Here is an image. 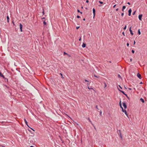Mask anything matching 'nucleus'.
Returning a JSON list of instances; mask_svg holds the SVG:
<instances>
[{"mask_svg": "<svg viewBox=\"0 0 147 147\" xmlns=\"http://www.w3.org/2000/svg\"><path fill=\"white\" fill-rule=\"evenodd\" d=\"M118 134L119 135L121 139H122V136L121 134V130H118Z\"/></svg>", "mask_w": 147, "mask_h": 147, "instance_id": "nucleus-1", "label": "nucleus"}, {"mask_svg": "<svg viewBox=\"0 0 147 147\" xmlns=\"http://www.w3.org/2000/svg\"><path fill=\"white\" fill-rule=\"evenodd\" d=\"M131 26L129 28V30L130 32V33L131 35H133L134 34L132 32V30H131Z\"/></svg>", "mask_w": 147, "mask_h": 147, "instance_id": "nucleus-2", "label": "nucleus"}, {"mask_svg": "<svg viewBox=\"0 0 147 147\" xmlns=\"http://www.w3.org/2000/svg\"><path fill=\"white\" fill-rule=\"evenodd\" d=\"M131 8H130L128 11V15L129 16H130L131 15Z\"/></svg>", "mask_w": 147, "mask_h": 147, "instance_id": "nucleus-3", "label": "nucleus"}, {"mask_svg": "<svg viewBox=\"0 0 147 147\" xmlns=\"http://www.w3.org/2000/svg\"><path fill=\"white\" fill-rule=\"evenodd\" d=\"M137 76L140 79H141V76L140 74L138 73L137 74Z\"/></svg>", "mask_w": 147, "mask_h": 147, "instance_id": "nucleus-4", "label": "nucleus"}, {"mask_svg": "<svg viewBox=\"0 0 147 147\" xmlns=\"http://www.w3.org/2000/svg\"><path fill=\"white\" fill-rule=\"evenodd\" d=\"M123 107H124V108L125 109H126L127 108V106L126 105V103H123Z\"/></svg>", "mask_w": 147, "mask_h": 147, "instance_id": "nucleus-5", "label": "nucleus"}, {"mask_svg": "<svg viewBox=\"0 0 147 147\" xmlns=\"http://www.w3.org/2000/svg\"><path fill=\"white\" fill-rule=\"evenodd\" d=\"M122 111L123 112H124L125 113L127 116V112L126 110L123 109V108H122Z\"/></svg>", "mask_w": 147, "mask_h": 147, "instance_id": "nucleus-6", "label": "nucleus"}, {"mask_svg": "<svg viewBox=\"0 0 147 147\" xmlns=\"http://www.w3.org/2000/svg\"><path fill=\"white\" fill-rule=\"evenodd\" d=\"M22 25L21 24H20V31L21 32H22Z\"/></svg>", "mask_w": 147, "mask_h": 147, "instance_id": "nucleus-7", "label": "nucleus"}, {"mask_svg": "<svg viewBox=\"0 0 147 147\" xmlns=\"http://www.w3.org/2000/svg\"><path fill=\"white\" fill-rule=\"evenodd\" d=\"M142 14L139 15L138 16V18L140 20H142Z\"/></svg>", "mask_w": 147, "mask_h": 147, "instance_id": "nucleus-8", "label": "nucleus"}, {"mask_svg": "<svg viewBox=\"0 0 147 147\" xmlns=\"http://www.w3.org/2000/svg\"><path fill=\"white\" fill-rule=\"evenodd\" d=\"M93 14H94V16L95 14V10L94 8H93Z\"/></svg>", "mask_w": 147, "mask_h": 147, "instance_id": "nucleus-9", "label": "nucleus"}, {"mask_svg": "<svg viewBox=\"0 0 147 147\" xmlns=\"http://www.w3.org/2000/svg\"><path fill=\"white\" fill-rule=\"evenodd\" d=\"M86 45L85 43H83L82 45V47H83V48H84L86 47Z\"/></svg>", "mask_w": 147, "mask_h": 147, "instance_id": "nucleus-10", "label": "nucleus"}, {"mask_svg": "<svg viewBox=\"0 0 147 147\" xmlns=\"http://www.w3.org/2000/svg\"><path fill=\"white\" fill-rule=\"evenodd\" d=\"M24 121H25V123L26 124V125H27L28 127H29V126H28V123L27 121H26V120H24Z\"/></svg>", "mask_w": 147, "mask_h": 147, "instance_id": "nucleus-11", "label": "nucleus"}, {"mask_svg": "<svg viewBox=\"0 0 147 147\" xmlns=\"http://www.w3.org/2000/svg\"><path fill=\"white\" fill-rule=\"evenodd\" d=\"M126 7L125 6H123V7L122 9V11H123L124 9Z\"/></svg>", "mask_w": 147, "mask_h": 147, "instance_id": "nucleus-12", "label": "nucleus"}, {"mask_svg": "<svg viewBox=\"0 0 147 147\" xmlns=\"http://www.w3.org/2000/svg\"><path fill=\"white\" fill-rule=\"evenodd\" d=\"M140 100L143 103L144 102V100L143 98H141Z\"/></svg>", "mask_w": 147, "mask_h": 147, "instance_id": "nucleus-13", "label": "nucleus"}, {"mask_svg": "<svg viewBox=\"0 0 147 147\" xmlns=\"http://www.w3.org/2000/svg\"><path fill=\"white\" fill-rule=\"evenodd\" d=\"M0 76L3 77L4 78V76L1 74V73L0 72Z\"/></svg>", "mask_w": 147, "mask_h": 147, "instance_id": "nucleus-14", "label": "nucleus"}, {"mask_svg": "<svg viewBox=\"0 0 147 147\" xmlns=\"http://www.w3.org/2000/svg\"><path fill=\"white\" fill-rule=\"evenodd\" d=\"M88 121H89L90 123H91V124L92 125H93V126H94L93 124H92V122H91V121L90 120H88ZM94 126V129H96H96L95 127L94 126Z\"/></svg>", "mask_w": 147, "mask_h": 147, "instance_id": "nucleus-15", "label": "nucleus"}, {"mask_svg": "<svg viewBox=\"0 0 147 147\" xmlns=\"http://www.w3.org/2000/svg\"><path fill=\"white\" fill-rule=\"evenodd\" d=\"M118 89H119V90L120 91H121L122 93H123L125 95H126L125 93H124V92L123 91H121L120 90V89L118 88Z\"/></svg>", "mask_w": 147, "mask_h": 147, "instance_id": "nucleus-16", "label": "nucleus"}, {"mask_svg": "<svg viewBox=\"0 0 147 147\" xmlns=\"http://www.w3.org/2000/svg\"><path fill=\"white\" fill-rule=\"evenodd\" d=\"M71 121H73V122H74V125H78V123H77L76 122L74 121L73 120H71Z\"/></svg>", "mask_w": 147, "mask_h": 147, "instance_id": "nucleus-17", "label": "nucleus"}, {"mask_svg": "<svg viewBox=\"0 0 147 147\" xmlns=\"http://www.w3.org/2000/svg\"><path fill=\"white\" fill-rule=\"evenodd\" d=\"M104 84L105 85L104 88H106L107 87V85L105 82H104Z\"/></svg>", "mask_w": 147, "mask_h": 147, "instance_id": "nucleus-18", "label": "nucleus"}, {"mask_svg": "<svg viewBox=\"0 0 147 147\" xmlns=\"http://www.w3.org/2000/svg\"><path fill=\"white\" fill-rule=\"evenodd\" d=\"M119 105H120V107L121 108V109H122V108H123L122 107V106H121V101H120V102H119Z\"/></svg>", "mask_w": 147, "mask_h": 147, "instance_id": "nucleus-19", "label": "nucleus"}, {"mask_svg": "<svg viewBox=\"0 0 147 147\" xmlns=\"http://www.w3.org/2000/svg\"><path fill=\"white\" fill-rule=\"evenodd\" d=\"M138 33L139 35H140L141 34V32L140 31V30L139 29L138 31Z\"/></svg>", "mask_w": 147, "mask_h": 147, "instance_id": "nucleus-20", "label": "nucleus"}, {"mask_svg": "<svg viewBox=\"0 0 147 147\" xmlns=\"http://www.w3.org/2000/svg\"><path fill=\"white\" fill-rule=\"evenodd\" d=\"M59 74L61 75V78H62L63 79L64 78V77H63V76L62 74L61 73H60Z\"/></svg>", "mask_w": 147, "mask_h": 147, "instance_id": "nucleus-21", "label": "nucleus"}, {"mask_svg": "<svg viewBox=\"0 0 147 147\" xmlns=\"http://www.w3.org/2000/svg\"><path fill=\"white\" fill-rule=\"evenodd\" d=\"M43 24L44 25H46L47 23L45 21H44L43 22Z\"/></svg>", "mask_w": 147, "mask_h": 147, "instance_id": "nucleus-22", "label": "nucleus"}, {"mask_svg": "<svg viewBox=\"0 0 147 147\" xmlns=\"http://www.w3.org/2000/svg\"><path fill=\"white\" fill-rule=\"evenodd\" d=\"M88 88L89 89V90H91V89H93V88H90L88 86Z\"/></svg>", "mask_w": 147, "mask_h": 147, "instance_id": "nucleus-23", "label": "nucleus"}, {"mask_svg": "<svg viewBox=\"0 0 147 147\" xmlns=\"http://www.w3.org/2000/svg\"><path fill=\"white\" fill-rule=\"evenodd\" d=\"M126 27H127V26H126V25H125V27L123 28V29L124 30H125L126 29Z\"/></svg>", "mask_w": 147, "mask_h": 147, "instance_id": "nucleus-24", "label": "nucleus"}, {"mask_svg": "<svg viewBox=\"0 0 147 147\" xmlns=\"http://www.w3.org/2000/svg\"><path fill=\"white\" fill-rule=\"evenodd\" d=\"M99 2L101 4H102L103 3L102 2L100 1H99Z\"/></svg>", "mask_w": 147, "mask_h": 147, "instance_id": "nucleus-25", "label": "nucleus"}, {"mask_svg": "<svg viewBox=\"0 0 147 147\" xmlns=\"http://www.w3.org/2000/svg\"><path fill=\"white\" fill-rule=\"evenodd\" d=\"M7 21L8 22V20L9 19V18L8 16L7 17Z\"/></svg>", "mask_w": 147, "mask_h": 147, "instance_id": "nucleus-26", "label": "nucleus"}, {"mask_svg": "<svg viewBox=\"0 0 147 147\" xmlns=\"http://www.w3.org/2000/svg\"><path fill=\"white\" fill-rule=\"evenodd\" d=\"M132 52L133 53H134V51L133 50H132Z\"/></svg>", "mask_w": 147, "mask_h": 147, "instance_id": "nucleus-27", "label": "nucleus"}, {"mask_svg": "<svg viewBox=\"0 0 147 147\" xmlns=\"http://www.w3.org/2000/svg\"><path fill=\"white\" fill-rule=\"evenodd\" d=\"M136 12V11H134L133 12V15H134L135 14V13Z\"/></svg>", "mask_w": 147, "mask_h": 147, "instance_id": "nucleus-28", "label": "nucleus"}, {"mask_svg": "<svg viewBox=\"0 0 147 147\" xmlns=\"http://www.w3.org/2000/svg\"><path fill=\"white\" fill-rule=\"evenodd\" d=\"M80 28L79 26H78L76 27V29H79V28Z\"/></svg>", "mask_w": 147, "mask_h": 147, "instance_id": "nucleus-29", "label": "nucleus"}, {"mask_svg": "<svg viewBox=\"0 0 147 147\" xmlns=\"http://www.w3.org/2000/svg\"><path fill=\"white\" fill-rule=\"evenodd\" d=\"M77 17L78 18H80V17L79 16H77Z\"/></svg>", "mask_w": 147, "mask_h": 147, "instance_id": "nucleus-30", "label": "nucleus"}, {"mask_svg": "<svg viewBox=\"0 0 147 147\" xmlns=\"http://www.w3.org/2000/svg\"><path fill=\"white\" fill-rule=\"evenodd\" d=\"M119 86L121 89H122V88L121 87V86L120 85H119Z\"/></svg>", "mask_w": 147, "mask_h": 147, "instance_id": "nucleus-31", "label": "nucleus"}, {"mask_svg": "<svg viewBox=\"0 0 147 147\" xmlns=\"http://www.w3.org/2000/svg\"><path fill=\"white\" fill-rule=\"evenodd\" d=\"M129 43H127V46H129Z\"/></svg>", "mask_w": 147, "mask_h": 147, "instance_id": "nucleus-32", "label": "nucleus"}, {"mask_svg": "<svg viewBox=\"0 0 147 147\" xmlns=\"http://www.w3.org/2000/svg\"><path fill=\"white\" fill-rule=\"evenodd\" d=\"M119 10V9L118 8H117V9H116V11H118V10Z\"/></svg>", "mask_w": 147, "mask_h": 147, "instance_id": "nucleus-33", "label": "nucleus"}, {"mask_svg": "<svg viewBox=\"0 0 147 147\" xmlns=\"http://www.w3.org/2000/svg\"><path fill=\"white\" fill-rule=\"evenodd\" d=\"M124 15V13H122L121 14V15L122 16H123Z\"/></svg>", "mask_w": 147, "mask_h": 147, "instance_id": "nucleus-34", "label": "nucleus"}, {"mask_svg": "<svg viewBox=\"0 0 147 147\" xmlns=\"http://www.w3.org/2000/svg\"><path fill=\"white\" fill-rule=\"evenodd\" d=\"M118 77L119 78H121V76H120V75L119 74L118 75Z\"/></svg>", "mask_w": 147, "mask_h": 147, "instance_id": "nucleus-35", "label": "nucleus"}, {"mask_svg": "<svg viewBox=\"0 0 147 147\" xmlns=\"http://www.w3.org/2000/svg\"><path fill=\"white\" fill-rule=\"evenodd\" d=\"M122 34H123L124 36H125V34H124V32H122Z\"/></svg>", "mask_w": 147, "mask_h": 147, "instance_id": "nucleus-36", "label": "nucleus"}, {"mask_svg": "<svg viewBox=\"0 0 147 147\" xmlns=\"http://www.w3.org/2000/svg\"><path fill=\"white\" fill-rule=\"evenodd\" d=\"M81 37H80V39H79V41H81Z\"/></svg>", "mask_w": 147, "mask_h": 147, "instance_id": "nucleus-37", "label": "nucleus"}, {"mask_svg": "<svg viewBox=\"0 0 147 147\" xmlns=\"http://www.w3.org/2000/svg\"><path fill=\"white\" fill-rule=\"evenodd\" d=\"M135 43H136V42H135V41L134 40V45L135 44Z\"/></svg>", "mask_w": 147, "mask_h": 147, "instance_id": "nucleus-38", "label": "nucleus"}, {"mask_svg": "<svg viewBox=\"0 0 147 147\" xmlns=\"http://www.w3.org/2000/svg\"><path fill=\"white\" fill-rule=\"evenodd\" d=\"M127 4H128V5H130V3H129V2H128L127 3Z\"/></svg>", "mask_w": 147, "mask_h": 147, "instance_id": "nucleus-39", "label": "nucleus"}, {"mask_svg": "<svg viewBox=\"0 0 147 147\" xmlns=\"http://www.w3.org/2000/svg\"><path fill=\"white\" fill-rule=\"evenodd\" d=\"M116 5H114L113 6V8H115V7L116 6Z\"/></svg>", "mask_w": 147, "mask_h": 147, "instance_id": "nucleus-40", "label": "nucleus"}, {"mask_svg": "<svg viewBox=\"0 0 147 147\" xmlns=\"http://www.w3.org/2000/svg\"><path fill=\"white\" fill-rule=\"evenodd\" d=\"M86 3H88V2H89V1H88V0H87L86 1Z\"/></svg>", "mask_w": 147, "mask_h": 147, "instance_id": "nucleus-41", "label": "nucleus"}, {"mask_svg": "<svg viewBox=\"0 0 147 147\" xmlns=\"http://www.w3.org/2000/svg\"><path fill=\"white\" fill-rule=\"evenodd\" d=\"M85 81L86 82H88V81L87 80H85Z\"/></svg>", "mask_w": 147, "mask_h": 147, "instance_id": "nucleus-42", "label": "nucleus"}, {"mask_svg": "<svg viewBox=\"0 0 147 147\" xmlns=\"http://www.w3.org/2000/svg\"><path fill=\"white\" fill-rule=\"evenodd\" d=\"M77 11H78V12H80V10H78V9Z\"/></svg>", "mask_w": 147, "mask_h": 147, "instance_id": "nucleus-43", "label": "nucleus"}, {"mask_svg": "<svg viewBox=\"0 0 147 147\" xmlns=\"http://www.w3.org/2000/svg\"><path fill=\"white\" fill-rule=\"evenodd\" d=\"M42 13H43V14L44 15V14L45 13H44V11H43V12H42Z\"/></svg>", "mask_w": 147, "mask_h": 147, "instance_id": "nucleus-44", "label": "nucleus"}, {"mask_svg": "<svg viewBox=\"0 0 147 147\" xmlns=\"http://www.w3.org/2000/svg\"><path fill=\"white\" fill-rule=\"evenodd\" d=\"M64 55H66V54H67V53H65V52H64Z\"/></svg>", "mask_w": 147, "mask_h": 147, "instance_id": "nucleus-45", "label": "nucleus"}, {"mask_svg": "<svg viewBox=\"0 0 147 147\" xmlns=\"http://www.w3.org/2000/svg\"><path fill=\"white\" fill-rule=\"evenodd\" d=\"M96 108H97L98 110V107H97V105H96Z\"/></svg>", "mask_w": 147, "mask_h": 147, "instance_id": "nucleus-46", "label": "nucleus"}, {"mask_svg": "<svg viewBox=\"0 0 147 147\" xmlns=\"http://www.w3.org/2000/svg\"><path fill=\"white\" fill-rule=\"evenodd\" d=\"M94 76L95 77H96V75H95V74H94Z\"/></svg>", "mask_w": 147, "mask_h": 147, "instance_id": "nucleus-47", "label": "nucleus"}, {"mask_svg": "<svg viewBox=\"0 0 147 147\" xmlns=\"http://www.w3.org/2000/svg\"><path fill=\"white\" fill-rule=\"evenodd\" d=\"M128 89H129V90H131V88H128Z\"/></svg>", "mask_w": 147, "mask_h": 147, "instance_id": "nucleus-48", "label": "nucleus"}, {"mask_svg": "<svg viewBox=\"0 0 147 147\" xmlns=\"http://www.w3.org/2000/svg\"><path fill=\"white\" fill-rule=\"evenodd\" d=\"M102 113V112L101 111H100V115H101Z\"/></svg>", "mask_w": 147, "mask_h": 147, "instance_id": "nucleus-49", "label": "nucleus"}, {"mask_svg": "<svg viewBox=\"0 0 147 147\" xmlns=\"http://www.w3.org/2000/svg\"><path fill=\"white\" fill-rule=\"evenodd\" d=\"M31 129H32V130L34 131V129H33L32 128H31Z\"/></svg>", "mask_w": 147, "mask_h": 147, "instance_id": "nucleus-50", "label": "nucleus"}, {"mask_svg": "<svg viewBox=\"0 0 147 147\" xmlns=\"http://www.w3.org/2000/svg\"><path fill=\"white\" fill-rule=\"evenodd\" d=\"M132 59H130V61H132Z\"/></svg>", "mask_w": 147, "mask_h": 147, "instance_id": "nucleus-51", "label": "nucleus"}, {"mask_svg": "<svg viewBox=\"0 0 147 147\" xmlns=\"http://www.w3.org/2000/svg\"><path fill=\"white\" fill-rule=\"evenodd\" d=\"M96 78H99V77L98 76H96Z\"/></svg>", "mask_w": 147, "mask_h": 147, "instance_id": "nucleus-52", "label": "nucleus"}, {"mask_svg": "<svg viewBox=\"0 0 147 147\" xmlns=\"http://www.w3.org/2000/svg\"><path fill=\"white\" fill-rule=\"evenodd\" d=\"M140 84H142V82H141L140 83Z\"/></svg>", "mask_w": 147, "mask_h": 147, "instance_id": "nucleus-53", "label": "nucleus"}, {"mask_svg": "<svg viewBox=\"0 0 147 147\" xmlns=\"http://www.w3.org/2000/svg\"><path fill=\"white\" fill-rule=\"evenodd\" d=\"M30 147H34L33 146H31Z\"/></svg>", "mask_w": 147, "mask_h": 147, "instance_id": "nucleus-54", "label": "nucleus"}, {"mask_svg": "<svg viewBox=\"0 0 147 147\" xmlns=\"http://www.w3.org/2000/svg\"><path fill=\"white\" fill-rule=\"evenodd\" d=\"M83 20L84 21H85V18H84V19H83Z\"/></svg>", "mask_w": 147, "mask_h": 147, "instance_id": "nucleus-55", "label": "nucleus"}, {"mask_svg": "<svg viewBox=\"0 0 147 147\" xmlns=\"http://www.w3.org/2000/svg\"><path fill=\"white\" fill-rule=\"evenodd\" d=\"M45 19V18H42V19Z\"/></svg>", "mask_w": 147, "mask_h": 147, "instance_id": "nucleus-56", "label": "nucleus"}, {"mask_svg": "<svg viewBox=\"0 0 147 147\" xmlns=\"http://www.w3.org/2000/svg\"><path fill=\"white\" fill-rule=\"evenodd\" d=\"M87 85H89V84H88V83H87Z\"/></svg>", "mask_w": 147, "mask_h": 147, "instance_id": "nucleus-57", "label": "nucleus"}, {"mask_svg": "<svg viewBox=\"0 0 147 147\" xmlns=\"http://www.w3.org/2000/svg\"><path fill=\"white\" fill-rule=\"evenodd\" d=\"M80 12L81 14H82V13L81 12Z\"/></svg>", "mask_w": 147, "mask_h": 147, "instance_id": "nucleus-58", "label": "nucleus"}, {"mask_svg": "<svg viewBox=\"0 0 147 147\" xmlns=\"http://www.w3.org/2000/svg\"><path fill=\"white\" fill-rule=\"evenodd\" d=\"M2 146L3 147H5V146Z\"/></svg>", "mask_w": 147, "mask_h": 147, "instance_id": "nucleus-59", "label": "nucleus"}, {"mask_svg": "<svg viewBox=\"0 0 147 147\" xmlns=\"http://www.w3.org/2000/svg\"><path fill=\"white\" fill-rule=\"evenodd\" d=\"M1 122H2V123H3V121H1Z\"/></svg>", "mask_w": 147, "mask_h": 147, "instance_id": "nucleus-60", "label": "nucleus"}, {"mask_svg": "<svg viewBox=\"0 0 147 147\" xmlns=\"http://www.w3.org/2000/svg\"><path fill=\"white\" fill-rule=\"evenodd\" d=\"M1 122H2V123H3V121H1Z\"/></svg>", "mask_w": 147, "mask_h": 147, "instance_id": "nucleus-61", "label": "nucleus"}]
</instances>
